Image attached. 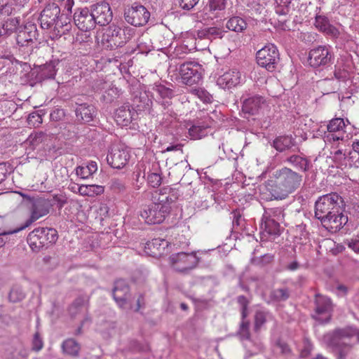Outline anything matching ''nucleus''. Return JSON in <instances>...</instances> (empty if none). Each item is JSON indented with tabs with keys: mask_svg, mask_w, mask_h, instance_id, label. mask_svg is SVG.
I'll use <instances>...</instances> for the list:
<instances>
[{
	"mask_svg": "<svg viewBox=\"0 0 359 359\" xmlns=\"http://www.w3.org/2000/svg\"><path fill=\"white\" fill-rule=\"evenodd\" d=\"M324 343L332 349L336 359H346L355 344H359V329L337 328L323 336Z\"/></svg>",
	"mask_w": 359,
	"mask_h": 359,
	"instance_id": "nucleus-1",
	"label": "nucleus"
},
{
	"mask_svg": "<svg viewBox=\"0 0 359 359\" xmlns=\"http://www.w3.org/2000/svg\"><path fill=\"white\" fill-rule=\"evenodd\" d=\"M345 208L342 197L337 193H331L318 198L315 203V216L320 221H327L328 217L341 212Z\"/></svg>",
	"mask_w": 359,
	"mask_h": 359,
	"instance_id": "nucleus-2",
	"label": "nucleus"
},
{
	"mask_svg": "<svg viewBox=\"0 0 359 359\" xmlns=\"http://www.w3.org/2000/svg\"><path fill=\"white\" fill-rule=\"evenodd\" d=\"M135 29L126 26L120 27L115 25H110L103 34L102 42L107 50H115L123 46L134 36Z\"/></svg>",
	"mask_w": 359,
	"mask_h": 359,
	"instance_id": "nucleus-3",
	"label": "nucleus"
},
{
	"mask_svg": "<svg viewBox=\"0 0 359 359\" xmlns=\"http://www.w3.org/2000/svg\"><path fill=\"white\" fill-rule=\"evenodd\" d=\"M13 192L20 194L24 198H26L29 203L30 210V217L26 220L25 224L20 227L18 230H23L30 226L34 222L49 213L50 210L53 206V201L49 198L43 197L31 198L27 194L22 191L14 190Z\"/></svg>",
	"mask_w": 359,
	"mask_h": 359,
	"instance_id": "nucleus-4",
	"label": "nucleus"
},
{
	"mask_svg": "<svg viewBox=\"0 0 359 359\" xmlns=\"http://www.w3.org/2000/svg\"><path fill=\"white\" fill-rule=\"evenodd\" d=\"M57 238V231L55 229L39 227L29 233L27 242L33 250L40 251L55 243Z\"/></svg>",
	"mask_w": 359,
	"mask_h": 359,
	"instance_id": "nucleus-5",
	"label": "nucleus"
},
{
	"mask_svg": "<svg viewBox=\"0 0 359 359\" xmlns=\"http://www.w3.org/2000/svg\"><path fill=\"white\" fill-rule=\"evenodd\" d=\"M200 262L195 252H180L173 253L169 257V263L172 269L177 273L188 275L196 269Z\"/></svg>",
	"mask_w": 359,
	"mask_h": 359,
	"instance_id": "nucleus-6",
	"label": "nucleus"
},
{
	"mask_svg": "<svg viewBox=\"0 0 359 359\" xmlns=\"http://www.w3.org/2000/svg\"><path fill=\"white\" fill-rule=\"evenodd\" d=\"M334 60V53L330 46H318L310 50L308 62L313 69H323L331 65Z\"/></svg>",
	"mask_w": 359,
	"mask_h": 359,
	"instance_id": "nucleus-7",
	"label": "nucleus"
},
{
	"mask_svg": "<svg viewBox=\"0 0 359 359\" xmlns=\"http://www.w3.org/2000/svg\"><path fill=\"white\" fill-rule=\"evenodd\" d=\"M150 12L139 2H134L124 10L126 21L135 27L144 26L150 18Z\"/></svg>",
	"mask_w": 359,
	"mask_h": 359,
	"instance_id": "nucleus-8",
	"label": "nucleus"
},
{
	"mask_svg": "<svg viewBox=\"0 0 359 359\" xmlns=\"http://www.w3.org/2000/svg\"><path fill=\"white\" fill-rule=\"evenodd\" d=\"M256 60L260 67L272 72L280 60L278 50L273 44H268L257 52Z\"/></svg>",
	"mask_w": 359,
	"mask_h": 359,
	"instance_id": "nucleus-9",
	"label": "nucleus"
},
{
	"mask_svg": "<svg viewBox=\"0 0 359 359\" xmlns=\"http://www.w3.org/2000/svg\"><path fill=\"white\" fill-rule=\"evenodd\" d=\"M315 313L312 318L320 324H325L330 321L334 305L330 297L316 294L314 299Z\"/></svg>",
	"mask_w": 359,
	"mask_h": 359,
	"instance_id": "nucleus-10",
	"label": "nucleus"
},
{
	"mask_svg": "<svg viewBox=\"0 0 359 359\" xmlns=\"http://www.w3.org/2000/svg\"><path fill=\"white\" fill-rule=\"evenodd\" d=\"M171 206L166 205H159L152 203L144 206L140 212L141 217L149 224H161L165 217L170 214Z\"/></svg>",
	"mask_w": 359,
	"mask_h": 359,
	"instance_id": "nucleus-11",
	"label": "nucleus"
},
{
	"mask_svg": "<svg viewBox=\"0 0 359 359\" xmlns=\"http://www.w3.org/2000/svg\"><path fill=\"white\" fill-rule=\"evenodd\" d=\"M182 83L187 86L198 84L202 80V67L196 62H187L179 67Z\"/></svg>",
	"mask_w": 359,
	"mask_h": 359,
	"instance_id": "nucleus-12",
	"label": "nucleus"
},
{
	"mask_svg": "<svg viewBox=\"0 0 359 359\" xmlns=\"http://www.w3.org/2000/svg\"><path fill=\"white\" fill-rule=\"evenodd\" d=\"M112 295L119 307L133 309V298L126 280L121 279L115 281Z\"/></svg>",
	"mask_w": 359,
	"mask_h": 359,
	"instance_id": "nucleus-13",
	"label": "nucleus"
},
{
	"mask_svg": "<svg viewBox=\"0 0 359 359\" xmlns=\"http://www.w3.org/2000/svg\"><path fill=\"white\" fill-rule=\"evenodd\" d=\"M280 212L279 209H269L264 212L261 223L263 235H268L273 238L280 235L281 227L278 221L275 218L277 214H280Z\"/></svg>",
	"mask_w": 359,
	"mask_h": 359,
	"instance_id": "nucleus-14",
	"label": "nucleus"
},
{
	"mask_svg": "<svg viewBox=\"0 0 359 359\" xmlns=\"http://www.w3.org/2000/svg\"><path fill=\"white\" fill-rule=\"evenodd\" d=\"M74 22L75 25L83 32H88L96 25L92 9L90 7L78 8L74 14Z\"/></svg>",
	"mask_w": 359,
	"mask_h": 359,
	"instance_id": "nucleus-15",
	"label": "nucleus"
},
{
	"mask_svg": "<svg viewBox=\"0 0 359 359\" xmlns=\"http://www.w3.org/2000/svg\"><path fill=\"white\" fill-rule=\"evenodd\" d=\"M59 14H60V8L55 3H49L41 11L39 20L41 27L43 29H48L55 27Z\"/></svg>",
	"mask_w": 359,
	"mask_h": 359,
	"instance_id": "nucleus-16",
	"label": "nucleus"
},
{
	"mask_svg": "<svg viewBox=\"0 0 359 359\" xmlns=\"http://www.w3.org/2000/svg\"><path fill=\"white\" fill-rule=\"evenodd\" d=\"M129 158V151L121 145H114L107 156L108 164L116 169L123 168L127 164Z\"/></svg>",
	"mask_w": 359,
	"mask_h": 359,
	"instance_id": "nucleus-17",
	"label": "nucleus"
},
{
	"mask_svg": "<svg viewBox=\"0 0 359 359\" xmlns=\"http://www.w3.org/2000/svg\"><path fill=\"white\" fill-rule=\"evenodd\" d=\"M271 192L276 199H283L299 186V181H269Z\"/></svg>",
	"mask_w": 359,
	"mask_h": 359,
	"instance_id": "nucleus-18",
	"label": "nucleus"
},
{
	"mask_svg": "<svg viewBox=\"0 0 359 359\" xmlns=\"http://www.w3.org/2000/svg\"><path fill=\"white\" fill-rule=\"evenodd\" d=\"M151 194L154 203L161 206L162 205L171 206V203L176 201L180 196L177 190L169 186H163L160 189H155Z\"/></svg>",
	"mask_w": 359,
	"mask_h": 359,
	"instance_id": "nucleus-19",
	"label": "nucleus"
},
{
	"mask_svg": "<svg viewBox=\"0 0 359 359\" xmlns=\"http://www.w3.org/2000/svg\"><path fill=\"white\" fill-rule=\"evenodd\" d=\"M96 25L105 26L109 25L113 18L109 4L102 1L90 6Z\"/></svg>",
	"mask_w": 359,
	"mask_h": 359,
	"instance_id": "nucleus-20",
	"label": "nucleus"
},
{
	"mask_svg": "<svg viewBox=\"0 0 359 359\" xmlns=\"http://www.w3.org/2000/svg\"><path fill=\"white\" fill-rule=\"evenodd\" d=\"M74 112L76 121L81 123L93 121L97 115V110L94 105L80 102V99H77L75 102Z\"/></svg>",
	"mask_w": 359,
	"mask_h": 359,
	"instance_id": "nucleus-21",
	"label": "nucleus"
},
{
	"mask_svg": "<svg viewBox=\"0 0 359 359\" xmlns=\"http://www.w3.org/2000/svg\"><path fill=\"white\" fill-rule=\"evenodd\" d=\"M39 35L36 25L28 22L20 28V31L17 34L16 41L18 45L24 46L29 42L37 40Z\"/></svg>",
	"mask_w": 359,
	"mask_h": 359,
	"instance_id": "nucleus-22",
	"label": "nucleus"
},
{
	"mask_svg": "<svg viewBox=\"0 0 359 359\" xmlns=\"http://www.w3.org/2000/svg\"><path fill=\"white\" fill-rule=\"evenodd\" d=\"M346 127V123L343 118H334L331 119L327 126L328 135L326 136L327 141L329 142L344 140Z\"/></svg>",
	"mask_w": 359,
	"mask_h": 359,
	"instance_id": "nucleus-23",
	"label": "nucleus"
},
{
	"mask_svg": "<svg viewBox=\"0 0 359 359\" xmlns=\"http://www.w3.org/2000/svg\"><path fill=\"white\" fill-rule=\"evenodd\" d=\"M243 99L242 111L248 115L257 114L266 102L265 98L259 95H251L246 98L243 97Z\"/></svg>",
	"mask_w": 359,
	"mask_h": 359,
	"instance_id": "nucleus-24",
	"label": "nucleus"
},
{
	"mask_svg": "<svg viewBox=\"0 0 359 359\" xmlns=\"http://www.w3.org/2000/svg\"><path fill=\"white\" fill-rule=\"evenodd\" d=\"M168 244V241L163 238H155L146 243L144 251L153 257H160L165 253Z\"/></svg>",
	"mask_w": 359,
	"mask_h": 359,
	"instance_id": "nucleus-25",
	"label": "nucleus"
},
{
	"mask_svg": "<svg viewBox=\"0 0 359 359\" xmlns=\"http://www.w3.org/2000/svg\"><path fill=\"white\" fill-rule=\"evenodd\" d=\"M156 106L151 110L153 116H156L162 121H168L175 114L172 108V101L156 100Z\"/></svg>",
	"mask_w": 359,
	"mask_h": 359,
	"instance_id": "nucleus-26",
	"label": "nucleus"
},
{
	"mask_svg": "<svg viewBox=\"0 0 359 359\" xmlns=\"http://www.w3.org/2000/svg\"><path fill=\"white\" fill-rule=\"evenodd\" d=\"M241 82V73L236 69H231L220 75L217 83L224 89H231Z\"/></svg>",
	"mask_w": 359,
	"mask_h": 359,
	"instance_id": "nucleus-27",
	"label": "nucleus"
},
{
	"mask_svg": "<svg viewBox=\"0 0 359 359\" xmlns=\"http://www.w3.org/2000/svg\"><path fill=\"white\" fill-rule=\"evenodd\" d=\"M137 116V114L133 109H131L129 105L124 104L116 110L114 118L118 125L128 126Z\"/></svg>",
	"mask_w": 359,
	"mask_h": 359,
	"instance_id": "nucleus-28",
	"label": "nucleus"
},
{
	"mask_svg": "<svg viewBox=\"0 0 359 359\" xmlns=\"http://www.w3.org/2000/svg\"><path fill=\"white\" fill-rule=\"evenodd\" d=\"M344 208H341V212L334 213L328 217L327 221H320L327 229H330L334 231H339L348 222L347 215L344 214Z\"/></svg>",
	"mask_w": 359,
	"mask_h": 359,
	"instance_id": "nucleus-29",
	"label": "nucleus"
},
{
	"mask_svg": "<svg viewBox=\"0 0 359 359\" xmlns=\"http://www.w3.org/2000/svg\"><path fill=\"white\" fill-rule=\"evenodd\" d=\"M315 26L318 30L331 37L337 38L339 35L338 29L331 25L329 19L325 15H319L316 16Z\"/></svg>",
	"mask_w": 359,
	"mask_h": 359,
	"instance_id": "nucleus-30",
	"label": "nucleus"
},
{
	"mask_svg": "<svg viewBox=\"0 0 359 359\" xmlns=\"http://www.w3.org/2000/svg\"><path fill=\"white\" fill-rule=\"evenodd\" d=\"M250 322H241L238 330L236 332V336L241 341H248L254 344L255 351H260L262 349L263 346L259 340H253L251 338L250 331Z\"/></svg>",
	"mask_w": 359,
	"mask_h": 359,
	"instance_id": "nucleus-31",
	"label": "nucleus"
},
{
	"mask_svg": "<svg viewBox=\"0 0 359 359\" xmlns=\"http://www.w3.org/2000/svg\"><path fill=\"white\" fill-rule=\"evenodd\" d=\"M57 64L58 61L50 60L48 62L39 66V69L36 70V79L39 81H41L45 79H53L56 74L55 67Z\"/></svg>",
	"mask_w": 359,
	"mask_h": 359,
	"instance_id": "nucleus-32",
	"label": "nucleus"
},
{
	"mask_svg": "<svg viewBox=\"0 0 359 359\" xmlns=\"http://www.w3.org/2000/svg\"><path fill=\"white\" fill-rule=\"evenodd\" d=\"M90 296L87 294H81L76 297L69 306L68 311L72 318H75L81 312L83 308L86 307V310L89 306Z\"/></svg>",
	"mask_w": 359,
	"mask_h": 359,
	"instance_id": "nucleus-33",
	"label": "nucleus"
},
{
	"mask_svg": "<svg viewBox=\"0 0 359 359\" xmlns=\"http://www.w3.org/2000/svg\"><path fill=\"white\" fill-rule=\"evenodd\" d=\"M61 348L64 354L73 358H77L79 356L81 346L74 338H68L62 341Z\"/></svg>",
	"mask_w": 359,
	"mask_h": 359,
	"instance_id": "nucleus-34",
	"label": "nucleus"
},
{
	"mask_svg": "<svg viewBox=\"0 0 359 359\" xmlns=\"http://www.w3.org/2000/svg\"><path fill=\"white\" fill-rule=\"evenodd\" d=\"M295 145V140L291 135H280L276 137L271 146L278 151L283 152Z\"/></svg>",
	"mask_w": 359,
	"mask_h": 359,
	"instance_id": "nucleus-35",
	"label": "nucleus"
},
{
	"mask_svg": "<svg viewBox=\"0 0 359 359\" xmlns=\"http://www.w3.org/2000/svg\"><path fill=\"white\" fill-rule=\"evenodd\" d=\"M273 318L272 313L268 310L256 311L254 316V331L259 332L265 323Z\"/></svg>",
	"mask_w": 359,
	"mask_h": 359,
	"instance_id": "nucleus-36",
	"label": "nucleus"
},
{
	"mask_svg": "<svg viewBox=\"0 0 359 359\" xmlns=\"http://www.w3.org/2000/svg\"><path fill=\"white\" fill-rule=\"evenodd\" d=\"M97 170V165L95 161H90L87 164L78 166L76 169V174L81 179L86 180L93 177V174Z\"/></svg>",
	"mask_w": 359,
	"mask_h": 359,
	"instance_id": "nucleus-37",
	"label": "nucleus"
},
{
	"mask_svg": "<svg viewBox=\"0 0 359 359\" xmlns=\"http://www.w3.org/2000/svg\"><path fill=\"white\" fill-rule=\"evenodd\" d=\"M248 24L245 20L240 16L231 17L226 22V27L235 32H243L246 29Z\"/></svg>",
	"mask_w": 359,
	"mask_h": 359,
	"instance_id": "nucleus-38",
	"label": "nucleus"
},
{
	"mask_svg": "<svg viewBox=\"0 0 359 359\" xmlns=\"http://www.w3.org/2000/svg\"><path fill=\"white\" fill-rule=\"evenodd\" d=\"M224 32H225L222 31L221 29L215 27H205L198 31L197 36L200 39H208L212 40L217 38H222L223 34Z\"/></svg>",
	"mask_w": 359,
	"mask_h": 359,
	"instance_id": "nucleus-39",
	"label": "nucleus"
},
{
	"mask_svg": "<svg viewBox=\"0 0 359 359\" xmlns=\"http://www.w3.org/2000/svg\"><path fill=\"white\" fill-rule=\"evenodd\" d=\"M78 192L82 196L93 197L104 192V187L97 184H81L77 186Z\"/></svg>",
	"mask_w": 359,
	"mask_h": 359,
	"instance_id": "nucleus-40",
	"label": "nucleus"
},
{
	"mask_svg": "<svg viewBox=\"0 0 359 359\" xmlns=\"http://www.w3.org/2000/svg\"><path fill=\"white\" fill-rule=\"evenodd\" d=\"M133 104L139 108V110H145L149 108L151 100L149 99L146 92H137L133 97Z\"/></svg>",
	"mask_w": 359,
	"mask_h": 359,
	"instance_id": "nucleus-41",
	"label": "nucleus"
},
{
	"mask_svg": "<svg viewBox=\"0 0 359 359\" xmlns=\"http://www.w3.org/2000/svg\"><path fill=\"white\" fill-rule=\"evenodd\" d=\"M21 26L20 18L15 17L8 18L3 24L2 28L6 34H11L14 32L18 34V31H20V28H21Z\"/></svg>",
	"mask_w": 359,
	"mask_h": 359,
	"instance_id": "nucleus-42",
	"label": "nucleus"
},
{
	"mask_svg": "<svg viewBox=\"0 0 359 359\" xmlns=\"http://www.w3.org/2000/svg\"><path fill=\"white\" fill-rule=\"evenodd\" d=\"M153 90L159 96V97H158L157 100L171 101V99L175 95V92L173 89L162 84L156 85L154 87Z\"/></svg>",
	"mask_w": 359,
	"mask_h": 359,
	"instance_id": "nucleus-43",
	"label": "nucleus"
},
{
	"mask_svg": "<svg viewBox=\"0 0 359 359\" xmlns=\"http://www.w3.org/2000/svg\"><path fill=\"white\" fill-rule=\"evenodd\" d=\"M290 297V290L285 287L273 290L269 294L271 300L276 302H285Z\"/></svg>",
	"mask_w": 359,
	"mask_h": 359,
	"instance_id": "nucleus-44",
	"label": "nucleus"
},
{
	"mask_svg": "<svg viewBox=\"0 0 359 359\" xmlns=\"http://www.w3.org/2000/svg\"><path fill=\"white\" fill-rule=\"evenodd\" d=\"M47 181H41V182H39L37 181L36 183L32 184H27L25 187H18L19 189L18 191H39V192H51L52 191V187H47L46 185Z\"/></svg>",
	"mask_w": 359,
	"mask_h": 359,
	"instance_id": "nucleus-45",
	"label": "nucleus"
},
{
	"mask_svg": "<svg viewBox=\"0 0 359 359\" xmlns=\"http://www.w3.org/2000/svg\"><path fill=\"white\" fill-rule=\"evenodd\" d=\"M71 22V14L68 13H61L59 14L58 19L57 20L55 26V31L57 30L58 34L61 35L60 34V28L65 27V29L62 32L64 34L66 31H69L71 26L69 25V23Z\"/></svg>",
	"mask_w": 359,
	"mask_h": 359,
	"instance_id": "nucleus-46",
	"label": "nucleus"
},
{
	"mask_svg": "<svg viewBox=\"0 0 359 359\" xmlns=\"http://www.w3.org/2000/svg\"><path fill=\"white\" fill-rule=\"evenodd\" d=\"M8 298L10 302L17 303L25 298V293L21 286L15 285L11 287Z\"/></svg>",
	"mask_w": 359,
	"mask_h": 359,
	"instance_id": "nucleus-47",
	"label": "nucleus"
},
{
	"mask_svg": "<svg viewBox=\"0 0 359 359\" xmlns=\"http://www.w3.org/2000/svg\"><path fill=\"white\" fill-rule=\"evenodd\" d=\"M207 128L204 126L192 125L189 128V135L192 140H199L207 135Z\"/></svg>",
	"mask_w": 359,
	"mask_h": 359,
	"instance_id": "nucleus-48",
	"label": "nucleus"
},
{
	"mask_svg": "<svg viewBox=\"0 0 359 359\" xmlns=\"http://www.w3.org/2000/svg\"><path fill=\"white\" fill-rule=\"evenodd\" d=\"M287 161L294 165L302 171H306L309 167V161L306 158L298 155H292L287 158Z\"/></svg>",
	"mask_w": 359,
	"mask_h": 359,
	"instance_id": "nucleus-49",
	"label": "nucleus"
},
{
	"mask_svg": "<svg viewBox=\"0 0 359 359\" xmlns=\"http://www.w3.org/2000/svg\"><path fill=\"white\" fill-rule=\"evenodd\" d=\"M274 177L280 180H294L298 177L295 172L287 168H283L273 172Z\"/></svg>",
	"mask_w": 359,
	"mask_h": 359,
	"instance_id": "nucleus-50",
	"label": "nucleus"
},
{
	"mask_svg": "<svg viewBox=\"0 0 359 359\" xmlns=\"http://www.w3.org/2000/svg\"><path fill=\"white\" fill-rule=\"evenodd\" d=\"M274 256L271 254H265L260 257H254L251 259V263L259 267H264L270 264L273 261Z\"/></svg>",
	"mask_w": 359,
	"mask_h": 359,
	"instance_id": "nucleus-51",
	"label": "nucleus"
},
{
	"mask_svg": "<svg viewBox=\"0 0 359 359\" xmlns=\"http://www.w3.org/2000/svg\"><path fill=\"white\" fill-rule=\"evenodd\" d=\"M43 347V341L39 332H36L32 340L31 350L34 352H39Z\"/></svg>",
	"mask_w": 359,
	"mask_h": 359,
	"instance_id": "nucleus-52",
	"label": "nucleus"
},
{
	"mask_svg": "<svg viewBox=\"0 0 359 359\" xmlns=\"http://www.w3.org/2000/svg\"><path fill=\"white\" fill-rule=\"evenodd\" d=\"M334 77L339 81L344 82L349 79V73L345 69L335 66L334 70Z\"/></svg>",
	"mask_w": 359,
	"mask_h": 359,
	"instance_id": "nucleus-53",
	"label": "nucleus"
},
{
	"mask_svg": "<svg viewBox=\"0 0 359 359\" xmlns=\"http://www.w3.org/2000/svg\"><path fill=\"white\" fill-rule=\"evenodd\" d=\"M13 172V168L11 166L9 163H0V180H5L6 178L9 177V175Z\"/></svg>",
	"mask_w": 359,
	"mask_h": 359,
	"instance_id": "nucleus-54",
	"label": "nucleus"
},
{
	"mask_svg": "<svg viewBox=\"0 0 359 359\" xmlns=\"http://www.w3.org/2000/svg\"><path fill=\"white\" fill-rule=\"evenodd\" d=\"M179 6L184 11H190L194 8L199 0H177Z\"/></svg>",
	"mask_w": 359,
	"mask_h": 359,
	"instance_id": "nucleus-55",
	"label": "nucleus"
},
{
	"mask_svg": "<svg viewBox=\"0 0 359 359\" xmlns=\"http://www.w3.org/2000/svg\"><path fill=\"white\" fill-rule=\"evenodd\" d=\"M210 11H222L226 7V0H209Z\"/></svg>",
	"mask_w": 359,
	"mask_h": 359,
	"instance_id": "nucleus-56",
	"label": "nucleus"
},
{
	"mask_svg": "<svg viewBox=\"0 0 359 359\" xmlns=\"http://www.w3.org/2000/svg\"><path fill=\"white\" fill-rule=\"evenodd\" d=\"M53 201V205H56L57 208L60 210L67 203H69L65 196L62 195H55L52 198H49Z\"/></svg>",
	"mask_w": 359,
	"mask_h": 359,
	"instance_id": "nucleus-57",
	"label": "nucleus"
},
{
	"mask_svg": "<svg viewBox=\"0 0 359 359\" xmlns=\"http://www.w3.org/2000/svg\"><path fill=\"white\" fill-rule=\"evenodd\" d=\"M232 215V226L233 228H238L241 226L242 222L244 221L239 210H233L231 212Z\"/></svg>",
	"mask_w": 359,
	"mask_h": 359,
	"instance_id": "nucleus-58",
	"label": "nucleus"
},
{
	"mask_svg": "<svg viewBox=\"0 0 359 359\" xmlns=\"http://www.w3.org/2000/svg\"><path fill=\"white\" fill-rule=\"evenodd\" d=\"M27 121L29 125L36 127L42 123V118L39 114L33 112L29 114Z\"/></svg>",
	"mask_w": 359,
	"mask_h": 359,
	"instance_id": "nucleus-59",
	"label": "nucleus"
},
{
	"mask_svg": "<svg viewBox=\"0 0 359 359\" xmlns=\"http://www.w3.org/2000/svg\"><path fill=\"white\" fill-rule=\"evenodd\" d=\"M65 116V112L63 109L56 108L50 114V119L53 121H59Z\"/></svg>",
	"mask_w": 359,
	"mask_h": 359,
	"instance_id": "nucleus-60",
	"label": "nucleus"
},
{
	"mask_svg": "<svg viewBox=\"0 0 359 359\" xmlns=\"http://www.w3.org/2000/svg\"><path fill=\"white\" fill-rule=\"evenodd\" d=\"M337 148L338 149L334 152V157L338 161L345 160L351 154V151H347V149L339 148V145L337 146Z\"/></svg>",
	"mask_w": 359,
	"mask_h": 359,
	"instance_id": "nucleus-61",
	"label": "nucleus"
},
{
	"mask_svg": "<svg viewBox=\"0 0 359 359\" xmlns=\"http://www.w3.org/2000/svg\"><path fill=\"white\" fill-rule=\"evenodd\" d=\"M43 137L44 134L43 133H36L34 135L32 134L29 135L28 140L32 145L35 146L43 141Z\"/></svg>",
	"mask_w": 359,
	"mask_h": 359,
	"instance_id": "nucleus-62",
	"label": "nucleus"
},
{
	"mask_svg": "<svg viewBox=\"0 0 359 359\" xmlns=\"http://www.w3.org/2000/svg\"><path fill=\"white\" fill-rule=\"evenodd\" d=\"M21 230H18V228H17L12 231H4V232L0 233V248H1L2 246H4L6 244V243L8 241V235H11V234H13L15 233H18Z\"/></svg>",
	"mask_w": 359,
	"mask_h": 359,
	"instance_id": "nucleus-63",
	"label": "nucleus"
},
{
	"mask_svg": "<svg viewBox=\"0 0 359 359\" xmlns=\"http://www.w3.org/2000/svg\"><path fill=\"white\" fill-rule=\"evenodd\" d=\"M277 346L280 348L281 353L285 355H289L291 354V348L286 342L283 341H278L277 342Z\"/></svg>",
	"mask_w": 359,
	"mask_h": 359,
	"instance_id": "nucleus-64",
	"label": "nucleus"
}]
</instances>
